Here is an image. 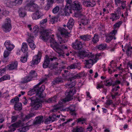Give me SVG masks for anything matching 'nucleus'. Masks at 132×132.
Segmentation results:
<instances>
[{"mask_svg":"<svg viewBox=\"0 0 132 132\" xmlns=\"http://www.w3.org/2000/svg\"><path fill=\"white\" fill-rule=\"evenodd\" d=\"M126 50V53L128 56H129L131 54L132 52V47L130 46L129 45H126L125 47Z\"/></svg>","mask_w":132,"mask_h":132,"instance_id":"28","label":"nucleus"},{"mask_svg":"<svg viewBox=\"0 0 132 132\" xmlns=\"http://www.w3.org/2000/svg\"><path fill=\"white\" fill-rule=\"evenodd\" d=\"M25 7H21L19 8L18 12L20 17H23L25 16L26 14V12Z\"/></svg>","mask_w":132,"mask_h":132,"instance_id":"20","label":"nucleus"},{"mask_svg":"<svg viewBox=\"0 0 132 132\" xmlns=\"http://www.w3.org/2000/svg\"><path fill=\"white\" fill-rule=\"evenodd\" d=\"M113 38V36H112L111 35H110L106 37V39L105 41L107 43H109Z\"/></svg>","mask_w":132,"mask_h":132,"instance_id":"43","label":"nucleus"},{"mask_svg":"<svg viewBox=\"0 0 132 132\" xmlns=\"http://www.w3.org/2000/svg\"><path fill=\"white\" fill-rule=\"evenodd\" d=\"M38 84L36 85L34 88L28 92V95L30 96L36 93V97L43 98L45 97V95L42 94V93L45 89V86L44 85H42L40 87L38 86Z\"/></svg>","mask_w":132,"mask_h":132,"instance_id":"3","label":"nucleus"},{"mask_svg":"<svg viewBox=\"0 0 132 132\" xmlns=\"http://www.w3.org/2000/svg\"><path fill=\"white\" fill-rule=\"evenodd\" d=\"M28 50V46L26 43H23L22 44L21 47V50L23 52H25Z\"/></svg>","mask_w":132,"mask_h":132,"instance_id":"37","label":"nucleus"},{"mask_svg":"<svg viewBox=\"0 0 132 132\" xmlns=\"http://www.w3.org/2000/svg\"><path fill=\"white\" fill-rule=\"evenodd\" d=\"M43 15L42 13L39 11H35L31 16L33 19L36 20L40 18Z\"/></svg>","mask_w":132,"mask_h":132,"instance_id":"19","label":"nucleus"},{"mask_svg":"<svg viewBox=\"0 0 132 132\" xmlns=\"http://www.w3.org/2000/svg\"><path fill=\"white\" fill-rule=\"evenodd\" d=\"M57 59V58L53 56L52 57L50 58L47 55H46L45 59L43 65V67L44 68H47L49 67L50 63V60L53 61L54 60Z\"/></svg>","mask_w":132,"mask_h":132,"instance_id":"10","label":"nucleus"},{"mask_svg":"<svg viewBox=\"0 0 132 132\" xmlns=\"http://www.w3.org/2000/svg\"><path fill=\"white\" fill-rule=\"evenodd\" d=\"M41 56V53L39 52L38 54L34 57L32 63L33 64V65L38 64L40 62Z\"/></svg>","mask_w":132,"mask_h":132,"instance_id":"14","label":"nucleus"},{"mask_svg":"<svg viewBox=\"0 0 132 132\" xmlns=\"http://www.w3.org/2000/svg\"><path fill=\"white\" fill-rule=\"evenodd\" d=\"M78 63L71 64L68 66L67 69L69 70L75 69L78 68Z\"/></svg>","mask_w":132,"mask_h":132,"instance_id":"34","label":"nucleus"},{"mask_svg":"<svg viewBox=\"0 0 132 132\" xmlns=\"http://www.w3.org/2000/svg\"><path fill=\"white\" fill-rule=\"evenodd\" d=\"M61 71L62 70L60 69L56 71L54 73V75H59L61 73Z\"/></svg>","mask_w":132,"mask_h":132,"instance_id":"57","label":"nucleus"},{"mask_svg":"<svg viewBox=\"0 0 132 132\" xmlns=\"http://www.w3.org/2000/svg\"><path fill=\"white\" fill-rule=\"evenodd\" d=\"M104 85L108 86H110L112 85V81L109 79L105 80L104 81Z\"/></svg>","mask_w":132,"mask_h":132,"instance_id":"38","label":"nucleus"},{"mask_svg":"<svg viewBox=\"0 0 132 132\" xmlns=\"http://www.w3.org/2000/svg\"><path fill=\"white\" fill-rule=\"evenodd\" d=\"M54 116H53L52 117H49L48 118L46 119V121L47 122L50 121H54L55 120V118L54 117Z\"/></svg>","mask_w":132,"mask_h":132,"instance_id":"50","label":"nucleus"},{"mask_svg":"<svg viewBox=\"0 0 132 132\" xmlns=\"http://www.w3.org/2000/svg\"><path fill=\"white\" fill-rule=\"evenodd\" d=\"M33 115L34 114L32 113L29 114L25 116V118L22 119V121H24L27 120H28L30 118L32 117Z\"/></svg>","mask_w":132,"mask_h":132,"instance_id":"41","label":"nucleus"},{"mask_svg":"<svg viewBox=\"0 0 132 132\" xmlns=\"http://www.w3.org/2000/svg\"><path fill=\"white\" fill-rule=\"evenodd\" d=\"M54 50L59 54L60 57H64V53L63 51V49H67V47L63 45H57L55 47H54Z\"/></svg>","mask_w":132,"mask_h":132,"instance_id":"6","label":"nucleus"},{"mask_svg":"<svg viewBox=\"0 0 132 132\" xmlns=\"http://www.w3.org/2000/svg\"><path fill=\"white\" fill-rule=\"evenodd\" d=\"M6 49L7 50L11 51L14 48V46L12 44L10 43L9 40H6L4 43Z\"/></svg>","mask_w":132,"mask_h":132,"instance_id":"17","label":"nucleus"},{"mask_svg":"<svg viewBox=\"0 0 132 132\" xmlns=\"http://www.w3.org/2000/svg\"><path fill=\"white\" fill-rule=\"evenodd\" d=\"M122 22L121 21H119L116 23L114 24V29H116L120 27V25L122 24Z\"/></svg>","mask_w":132,"mask_h":132,"instance_id":"46","label":"nucleus"},{"mask_svg":"<svg viewBox=\"0 0 132 132\" xmlns=\"http://www.w3.org/2000/svg\"><path fill=\"white\" fill-rule=\"evenodd\" d=\"M82 2L83 4L87 7H93L96 4L95 2L93 1H90L86 0H82Z\"/></svg>","mask_w":132,"mask_h":132,"instance_id":"16","label":"nucleus"},{"mask_svg":"<svg viewBox=\"0 0 132 132\" xmlns=\"http://www.w3.org/2000/svg\"><path fill=\"white\" fill-rule=\"evenodd\" d=\"M26 54V55L24 56L21 57L20 61L23 63L25 62L27 60V54Z\"/></svg>","mask_w":132,"mask_h":132,"instance_id":"44","label":"nucleus"},{"mask_svg":"<svg viewBox=\"0 0 132 132\" xmlns=\"http://www.w3.org/2000/svg\"><path fill=\"white\" fill-rule=\"evenodd\" d=\"M72 47L75 49L80 50L82 47V43L81 42L76 40L75 42L72 43Z\"/></svg>","mask_w":132,"mask_h":132,"instance_id":"15","label":"nucleus"},{"mask_svg":"<svg viewBox=\"0 0 132 132\" xmlns=\"http://www.w3.org/2000/svg\"><path fill=\"white\" fill-rule=\"evenodd\" d=\"M99 39V37L97 34L94 35V36L92 38V42L93 44H95L98 41Z\"/></svg>","mask_w":132,"mask_h":132,"instance_id":"29","label":"nucleus"},{"mask_svg":"<svg viewBox=\"0 0 132 132\" xmlns=\"http://www.w3.org/2000/svg\"><path fill=\"white\" fill-rule=\"evenodd\" d=\"M14 109L16 110H20L22 109V104L21 103H18L15 104L14 105Z\"/></svg>","mask_w":132,"mask_h":132,"instance_id":"35","label":"nucleus"},{"mask_svg":"<svg viewBox=\"0 0 132 132\" xmlns=\"http://www.w3.org/2000/svg\"><path fill=\"white\" fill-rule=\"evenodd\" d=\"M34 31L33 33L34 34L35 36H36L38 35L37 34L38 32V31L39 30V29L38 28V26H36L34 28Z\"/></svg>","mask_w":132,"mask_h":132,"instance_id":"42","label":"nucleus"},{"mask_svg":"<svg viewBox=\"0 0 132 132\" xmlns=\"http://www.w3.org/2000/svg\"><path fill=\"white\" fill-rule=\"evenodd\" d=\"M30 98L28 99V100H27L26 99V97H24V98L25 99L24 101L23 102V103L25 105H26L29 102V101H31L30 100Z\"/></svg>","mask_w":132,"mask_h":132,"instance_id":"56","label":"nucleus"},{"mask_svg":"<svg viewBox=\"0 0 132 132\" xmlns=\"http://www.w3.org/2000/svg\"><path fill=\"white\" fill-rule=\"evenodd\" d=\"M76 85L75 82H73L71 83L66 85V87L69 88H71L69 91H67L65 92L66 97L65 98L61 100V104L58 105L56 107L54 108L53 110V112H55L57 110L61 109L63 105L62 103H65L66 102L69 101L73 99V95L76 92V90L75 87H73Z\"/></svg>","mask_w":132,"mask_h":132,"instance_id":"1","label":"nucleus"},{"mask_svg":"<svg viewBox=\"0 0 132 132\" xmlns=\"http://www.w3.org/2000/svg\"><path fill=\"white\" fill-rule=\"evenodd\" d=\"M2 78L3 81L7 79H10V77L8 75H5L2 77Z\"/></svg>","mask_w":132,"mask_h":132,"instance_id":"53","label":"nucleus"},{"mask_svg":"<svg viewBox=\"0 0 132 132\" xmlns=\"http://www.w3.org/2000/svg\"><path fill=\"white\" fill-rule=\"evenodd\" d=\"M47 3L45 7V10H47L51 7L54 3L53 0H47Z\"/></svg>","mask_w":132,"mask_h":132,"instance_id":"30","label":"nucleus"},{"mask_svg":"<svg viewBox=\"0 0 132 132\" xmlns=\"http://www.w3.org/2000/svg\"><path fill=\"white\" fill-rule=\"evenodd\" d=\"M126 1H120V3H118V4H121V7H122L123 9H125L126 6Z\"/></svg>","mask_w":132,"mask_h":132,"instance_id":"49","label":"nucleus"},{"mask_svg":"<svg viewBox=\"0 0 132 132\" xmlns=\"http://www.w3.org/2000/svg\"><path fill=\"white\" fill-rule=\"evenodd\" d=\"M64 73L62 75L64 79L68 81H72L76 79L78 76V75H74L73 73L69 72L68 70H64Z\"/></svg>","mask_w":132,"mask_h":132,"instance_id":"5","label":"nucleus"},{"mask_svg":"<svg viewBox=\"0 0 132 132\" xmlns=\"http://www.w3.org/2000/svg\"><path fill=\"white\" fill-rule=\"evenodd\" d=\"M47 19H45L43 20L40 22V24H44L47 22Z\"/></svg>","mask_w":132,"mask_h":132,"instance_id":"61","label":"nucleus"},{"mask_svg":"<svg viewBox=\"0 0 132 132\" xmlns=\"http://www.w3.org/2000/svg\"><path fill=\"white\" fill-rule=\"evenodd\" d=\"M29 45L32 50L35 49L36 47V45L34 43H32L31 44H29Z\"/></svg>","mask_w":132,"mask_h":132,"instance_id":"52","label":"nucleus"},{"mask_svg":"<svg viewBox=\"0 0 132 132\" xmlns=\"http://www.w3.org/2000/svg\"><path fill=\"white\" fill-rule=\"evenodd\" d=\"M18 118L17 116H12V122H15L17 120Z\"/></svg>","mask_w":132,"mask_h":132,"instance_id":"54","label":"nucleus"},{"mask_svg":"<svg viewBox=\"0 0 132 132\" xmlns=\"http://www.w3.org/2000/svg\"><path fill=\"white\" fill-rule=\"evenodd\" d=\"M112 102V101L111 100H108L106 101V104L107 105H110Z\"/></svg>","mask_w":132,"mask_h":132,"instance_id":"59","label":"nucleus"},{"mask_svg":"<svg viewBox=\"0 0 132 132\" xmlns=\"http://www.w3.org/2000/svg\"><path fill=\"white\" fill-rule=\"evenodd\" d=\"M58 30L62 37L60 36L58 37V39L60 44L65 43L67 41L68 38L69 37L68 35L69 33L65 29L63 28H59L58 29Z\"/></svg>","mask_w":132,"mask_h":132,"instance_id":"4","label":"nucleus"},{"mask_svg":"<svg viewBox=\"0 0 132 132\" xmlns=\"http://www.w3.org/2000/svg\"><path fill=\"white\" fill-rule=\"evenodd\" d=\"M79 56L81 58L84 59L87 58L82 60L84 62L85 67L88 68H90L96 62L97 60L95 59L94 55L90 52H87L85 51H81L79 53Z\"/></svg>","mask_w":132,"mask_h":132,"instance_id":"2","label":"nucleus"},{"mask_svg":"<svg viewBox=\"0 0 132 132\" xmlns=\"http://www.w3.org/2000/svg\"><path fill=\"white\" fill-rule=\"evenodd\" d=\"M30 7L29 11H30L35 12L39 11V7L38 5L36 4L30 2L29 3L27 4L26 6V7Z\"/></svg>","mask_w":132,"mask_h":132,"instance_id":"13","label":"nucleus"},{"mask_svg":"<svg viewBox=\"0 0 132 132\" xmlns=\"http://www.w3.org/2000/svg\"><path fill=\"white\" fill-rule=\"evenodd\" d=\"M80 37L84 41H88L90 40L91 36L90 35H84L80 36Z\"/></svg>","mask_w":132,"mask_h":132,"instance_id":"31","label":"nucleus"},{"mask_svg":"<svg viewBox=\"0 0 132 132\" xmlns=\"http://www.w3.org/2000/svg\"><path fill=\"white\" fill-rule=\"evenodd\" d=\"M20 132H25L27 130L25 127H23L21 129H19Z\"/></svg>","mask_w":132,"mask_h":132,"instance_id":"64","label":"nucleus"},{"mask_svg":"<svg viewBox=\"0 0 132 132\" xmlns=\"http://www.w3.org/2000/svg\"><path fill=\"white\" fill-rule=\"evenodd\" d=\"M69 110L70 113L72 116H76V113L75 106L74 105H71L68 108L67 111Z\"/></svg>","mask_w":132,"mask_h":132,"instance_id":"24","label":"nucleus"},{"mask_svg":"<svg viewBox=\"0 0 132 132\" xmlns=\"http://www.w3.org/2000/svg\"><path fill=\"white\" fill-rule=\"evenodd\" d=\"M21 121L20 120L18 121V122L12 124L10 125V127H14L15 128H18L21 125Z\"/></svg>","mask_w":132,"mask_h":132,"instance_id":"39","label":"nucleus"},{"mask_svg":"<svg viewBox=\"0 0 132 132\" xmlns=\"http://www.w3.org/2000/svg\"><path fill=\"white\" fill-rule=\"evenodd\" d=\"M50 42L51 43L50 44L51 47H52L53 49L54 47H55L57 45H59V43H57L56 41L54 40V39L53 38L51 37L50 40Z\"/></svg>","mask_w":132,"mask_h":132,"instance_id":"26","label":"nucleus"},{"mask_svg":"<svg viewBox=\"0 0 132 132\" xmlns=\"http://www.w3.org/2000/svg\"><path fill=\"white\" fill-rule=\"evenodd\" d=\"M18 63L16 61L12 62L11 64L8 65L7 68L9 70H12L16 69L17 68Z\"/></svg>","mask_w":132,"mask_h":132,"instance_id":"18","label":"nucleus"},{"mask_svg":"<svg viewBox=\"0 0 132 132\" xmlns=\"http://www.w3.org/2000/svg\"><path fill=\"white\" fill-rule=\"evenodd\" d=\"M40 31V38L46 42L48 40L50 31L47 29L43 28Z\"/></svg>","mask_w":132,"mask_h":132,"instance_id":"8","label":"nucleus"},{"mask_svg":"<svg viewBox=\"0 0 132 132\" xmlns=\"http://www.w3.org/2000/svg\"><path fill=\"white\" fill-rule=\"evenodd\" d=\"M30 100L31 101V103L30 105L32 107L33 109L35 110H37L39 108H40L42 107V104L40 103L37 102L36 100H38V98L36 97V99L34 98L33 97H31Z\"/></svg>","mask_w":132,"mask_h":132,"instance_id":"9","label":"nucleus"},{"mask_svg":"<svg viewBox=\"0 0 132 132\" xmlns=\"http://www.w3.org/2000/svg\"><path fill=\"white\" fill-rule=\"evenodd\" d=\"M59 10V6H56L52 10V12L54 14H55L58 12Z\"/></svg>","mask_w":132,"mask_h":132,"instance_id":"47","label":"nucleus"},{"mask_svg":"<svg viewBox=\"0 0 132 132\" xmlns=\"http://www.w3.org/2000/svg\"><path fill=\"white\" fill-rule=\"evenodd\" d=\"M84 128L82 127H78L77 126L75 128H73L72 130V132H83Z\"/></svg>","mask_w":132,"mask_h":132,"instance_id":"32","label":"nucleus"},{"mask_svg":"<svg viewBox=\"0 0 132 132\" xmlns=\"http://www.w3.org/2000/svg\"><path fill=\"white\" fill-rule=\"evenodd\" d=\"M33 39L31 38H29L27 40V41L28 42V44H31L32 43H34V41L32 40Z\"/></svg>","mask_w":132,"mask_h":132,"instance_id":"63","label":"nucleus"},{"mask_svg":"<svg viewBox=\"0 0 132 132\" xmlns=\"http://www.w3.org/2000/svg\"><path fill=\"white\" fill-rule=\"evenodd\" d=\"M86 121V119L84 118H80L78 119L76 121L77 123L81 122L82 124H83L84 122V121Z\"/></svg>","mask_w":132,"mask_h":132,"instance_id":"45","label":"nucleus"},{"mask_svg":"<svg viewBox=\"0 0 132 132\" xmlns=\"http://www.w3.org/2000/svg\"><path fill=\"white\" fill-rule=\"evenodd\" d=\"M117 32V31L116 30H113L112 32H111L110 34V35H111L112 36H114L115 34H116Z\"/></svg>","mask_w":132,"mask_h":132,"instance_id":"62","label":"nucleus"},{"mask_svg":"<svg viewBox=\"0 0 132 132\" xmlns=\"http://www.w3.org/2000/svg\"><path fill=\"white\" fill-rule=\"evenodd\" d=\"M74 21L73 19L70 18L67 24V27L70 30H71L73 26L74 25Z\"/></svg>","mask_w":132,"mask_h":132,"instance_id":"25","label":"nucleus"},{"mask_svg":"<svg viewBox=\"0 0 132 132\" xmlns=\"http://www.w3.org/2000/svg\"><path fill=\"white\" fill-rule=\"evenodd\" d=\"M43 118L42 116H39L36 117L34 120V124L36 125L40 124L42 121Z\"/></svg>","mask_w":132,"mask_h":132,"instance_id":"23","label":"nucleus"},{"mask_svg":"<svg viewBox=\"0 0 132 132\" xmlns=\"http://www.w3.org/2000/svg\"><path fill=\"white\" fill-rule=\"evenodd\" d=\"M11 22L10 19L7 18L6 19L5 22L2 25L3 30L6 32H9L11 29Z\"/></svg>","mask_w":132,"mask_h":132,"instance_id":"7","label":"nucleus"},{"mask_svg":"<svg viewBox=\"0 0 132 132\" xmlns=\"http://www.w3.org/2000/svg\"><path fill=\"white\" fill-rule=\"evenodd\" d=\"M29 77L31 80L36 78L37 76V74L35 70H31L29 73Z\"/></svg>","mask_w":132,"mask_h":132,"instance_id":"27","label":"nucleus"},{"mask_svg":"<svg viewBox=\"0 0 132 132\" xmlns=\"http://www.w3.org/2000/svg\"><path fill=\"white\" fill-rule=\"evenodd\" d=\"M67 2V5L64 8V11L65 15L67 16H68L69 14V13H70V7L69 6L71 4L72 2L71 0H65Z\"/></svg>","mask_w":132,"mask_h":132,"instance_id":"12","label":"nucleus"},{"mask_svg":"<svg viewBox=\"0 0 132 132\" xmlns=\"http://www.w3.org/2000/svg\"><path fill=\"white\" fill-rule=\"evenodd\" d=\"M22 81L20 82V83L21 84L26 83L31 80L29 76L22 78Z\"/></svg>","mask_w":132,"mask_h":132,"instance_id":"33","label":"nucleus"},{"mask_svg":"<svg viewBox=\"0 0 132 132\" xmlns=\"http://www.w3.org/2000/svg\"><path fill=\"white\" fill-rule=\"evenodd\" d=\"M47 79V78H45L43 79H41L40 82L38 84V85L42 84L43 82H44L45 80Z\"/></svg>","mask_w":132,"mask_h":132,"instance_id":"58","label":"nucleus"},{"mask_svg":"<svg viewBox=\"0 0 132 132\" xmlns=\"http://www.w3.org/2000/svg\"><path fill=\"white\" fill-rule=\"evenodd\" d=\"M80 18L81 23L79 24L80 26H81V24L85 25L88 24V19L86 17L85 15H81Z\"/></svg>","mask_w":132,"mask_h":132,"instance_id":"21","label":"nucleus"},{"mask_svg":"<svg viewBox=\"0 0 132 132\" xmlns=\"http://www.w3.org/2000/svg\"><path fill=\"white\" fill-rule=\"evenodd\" d=\"M110 19H112L113 21L118 19L120 17V13H111V14Z\"/></svg>","mask_w":132,"mask_h":132,"instance_id":"22","label":"nucleus"},{"mask_svg":"<svg viewBox=\"0 0 132 132\" xmlns=\"http://www.w3.org/2000/svg\"><path fill=\"white\" fill-rule=\"evenodd\" d=\"M23 1V0H15L14 2V3L16 5H17L21 4Z\"/></svg>","mask_w":132,"mask_h":132,"instance_id":"51","label":"nucleus"},{"mask_svg":"<svg viewBox=\"0 0 132 132\" xmlns=\"http://www.w3.org/2000/svg\"><path fill=\"white\" fill-rule=\"evenodd\" d=\"M10 51L8 50L5 51L4 53V56L5 58L7 57L9 55Z\"/></svg>","mask_w":132,"mask_h":132,"instance_id":"48","label":"nucleus"},{"mask_svg":"<svg viewBox=\"0 0 132 132\" xmlns=\"http://www.w3.org/2000/svg\"><path fill=\"white\" fill-rule=\"evenodd\" d=\"M63 82V81L61 78L56 77L54 80L53 81L52 83L53 84L55 85L56 84L62 83Z\"/></svg>","mask_w":132,"mask_h":132,"instance_id":"36","label":"nucleus"},{"mask_svg":"<svg viewBox=\"0 0 132 132\" xmlns=\"http://www.w3.org/2000/svg\"><path fill=\"white\" fill-rule=\"evenodd\" d=\"M51 98L52 99V100L53 103L54 102H55L56 101V100L57 99V97L56 96H55Z\"/></svg>","mask_w":132,"mask_h":132,"instance_id":"60","label":"nucleus"},{"mask_svg":"<svg viewBox=\"0 0 132 132\" xmlns=\"http://www.w3.org/2000/svg\"><path fill=\"white\" fill-rule=\"evenodd\" d=\"M69 7H70V9L76 11L80 10L82 8L80 3L77 1H74Z\"/></svg>","mask_w":132,"mask_h":132,"instance_id":"11","label":"nucleus"},{"mask_svg":"<svg viewBox=\"0 0 132 132\" xmlns=\"http://www.w3.org/2000/svg\"><path fill=\"white\" fill-rule=\"evenodd\" d=\"M56 20V18L55 16H53L50 19V21L53 23L55 22Z\"/></svg>","mask_w":132,"mask_h":132,"instance_id":"55","label":"nucleus"},{"mask_svg":"<svg viewBox=\"0 0 132 132\" xmlns=\"http://www.w3.org/2000/svg\"><path fill=\"white\" fill-rule=\"evenodd\" d=\"M106 44H101L98 46L97 48L100 50H104L106 48Z\"/></svg>","mask_w":132,"mask_h":132,"instance_id":"40","label":"nucleus"}]
</instances>
